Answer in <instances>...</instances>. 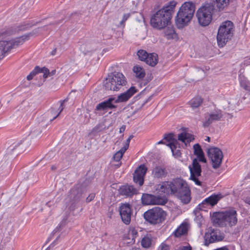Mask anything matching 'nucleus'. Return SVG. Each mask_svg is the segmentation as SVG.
<instances>
[{
    "instance_id": "19",
    "label": "nucleus",
    "mask_w": 250,
    "mask_h": 250,
    "mask_svg": "<svg viewBox=\"0 0 250 250\" xmlns=\"http://www.w3.org/2000/svg\"><path fill=\"white\" fill-rule=\"evenodd\" d=\"M115 98L111 97L107 100L99 103L96 106L97 110H106L107 109H112L117 108L115 103Z\"/></svg>"
},
{
    "instance_id": "60",
    "label": "nucleus",
    "mask_w": 250,
    "mask_h": 250,
    "mask_svg": "<svg viewBox=\"0 0 250 250\" xmlns=\"http://www.w3.org/2000/svg\"><path fill=\"white\" fill-rule=\"evenodd\" d=\"M120 165H121V164L120 163V164H117V166L118 167H119V166H120Z\"/></svg>"
},
{
    "instance_id": "28",
    "label": "nucleus",
    "mask_w": 250,
    "mask_h": 250,
    "mask_svg": "<svg viewBox=\"0 0 250 250\" xmlns=\"http://www.w3.org/2000/svg\"><path fill=\"white\" fill-rule=\"evenodd\" d=\"M136 77L139 79H142L145 76V72L144 68L139 65H135L133 69Z\"/></svg>"
},
{
    "instance_id": "23",
    "label": "nucleus",
    "mask_w": 250,
    "mask_h": 250,
    "mask_svg": "<svg viewBox=\"0 0 250 250\" xmlns=\"http://www.w3.org/2000/svg\"><path fill=\"white\" fill-rule=\"evenodd\" d=\"M223 197L221 194H212L204 200L202 203V205L205 204L213 206L217 204L218 202Z\"/></svg>"
},
{
    "instance_id": "45",
    "label": "nucleus",
    "mask_w": 250,
    "mask_h": 250,
    "mask_svg": "<svg viewBox=\"0 0 250 250\" xmlns=\"http://www.w3.org/2000/svg\"><path fill=\"white\" fill-rule=\"evenodd\" d=\"M130 15L129 13L125 14L123 16V20L120 22L121 24H123L127 19L130 17Z\"/></svg>"
},
{
    "instance_id": "13",
    "label": "nucleus",
    "mask_w": 250,
    "mask_h": 250,
    "mask_svg": "<svg viewBox=\"0 0 250 250\" xmlns=\"http://www.w3.org/2000/svg\"><path fill=\"white\" fill-rule=\"evenodd\" d=\"M224 238V234L218 229H210L205 235V244L208 245L210 243L220 241Z\"/></svg>"
},
{
    "instance_id": "32",
    "label": "nucleus",
    "mask_w": 250,
    "mask_h": 250,
    "mask_svg": "<svg viewBox=\"0 0 250 250\" xmlns=\"http://www.w3.org/2000/svg\"><path fill=\"white\" fill-rule=\"evenodd\" d=\"M22 144L21 141H16L11 145L9 146L8 147L7 149V151L8 154H11L15 150L17 149H19L20 146Z\"/></svg>"
},
{
    "instance_id": "26",
    "label": "nucleus",
    "mask_w": 250,
    "mask_h": 250,
    "mask_svg": "<svg viewBox=\"0 0 250 250\" xmlns=\"http://www.w3.org/2000/svg\"><path fill=\"white\" fill-rule=\"evenodd\" d=\"M194 154L196 155L199 159V161L204 163L206 162L204 155L203 151L201 147V146L198 144H195L193 146Z\"/></svg>"
},
{
    "instance_id": "15",
    "label": "nucleus",
    "mask_w": 250,
    "mask_h": 250,
    "mask_svg": "<svg viewBox=\"0 0 250 250\" xmlns=\"http://www.w3.org/2000/svg\"><path fill=\"white\" fill-rule=\"evenodd\" d=\"M142 203L145 205H165L166 201L160 196L144 193L142 196Z\"/></svg>"
},
{
    "instance_id": "47",
    "label": "nucleus",
    "mask_w": 250,
    "mask_h": 250,
    "mask_svg": "<svg viewBox=\"0 0 250 250\" xmlns=\"http://www.w3.org/2000/svg\"><path fill=\"white\" fill-rule=\"evenodd\" d=\"M95 197V194L91 193L86 199V202H89L91 201Z\"/></svg>"
},
{
    "instance_id": "50",
    "label": "nucleus",
    "mask_w": 250,
    "mask_h": 250,
    "mask_svg": "<svg viewBox=\"0 0 250 250\" xmlns=\"http://www.w3.org/2000/svg\"><path fill=\"white\" fill-rule=\"evenodd\" d=\"M56 49L55 48L54 49H53L52 52H51V54L53 56L55 55L56 54Z\"/></svg>"
},
{
    "instance_id": "40",
    "label": "nucleus",
    "mask_w": 250,
    "mask_h": 250,
    "mask_svg": "<svg viewBox=\"0 0 250 250\" xmlns=\"http://www.w3.org/2000/svg\"><path fill=\"white\" fill-rule=\"evenodd\" d=\"M124 149L122 148L120 150L118 151L113 156V159L114 161L119 162L122 159L123 154L125 152V150H123Z\"/></svg>"
},
{
    "instance_id": "35",
    "label": "nucleus",
    "mask_w": 250,
    "mask_h": 250,
    "mask_svg": "<svg viewBox=\"0 0 250 250\" xmlns=\"http://www.w3.org/2000/svg\"><path fill=\"white\" fill-rule=\"evenodd\" d=\"M141 244L144 248H148L150 247L151 245V238L148 235L145 236L141 241Z\"/></svg>"
},
{
    "instance_id": "57",
    "label": "nucleus",
    "mask_w": 250,
    "mask_h": 250,
    "mask_svg": "<svg viewBox=\"0 0 250 250\" xmlns=\"http://www.w3.org/2000/svg\"><path fill=\"white\" fill-rule=\"evenodd\" d=\"M66 220H67V218H65V219H63L62 220V223H63V222H64V223H65V221H66Z\"/></svg>"
},
{
    "instance_id": "10",
    "label": "nucleus",
    "mask_w": 250,
    "mask_h": 250,
    "mask_svg": "<svg viewBox=\"0 0 250 250\" xmlns=\"http://www.w3.org/2000/svg\"><path fill=\"white\" fill-rule=\"evenodd\" d=\"M83 188L80 186L74 187L69 191L66 200L70 203L68 206L70 210H74L77 207L79 202L83 197Z\"/></svg>"
},
{
    "instance_id": "9",
    "label": "nucleus",
    "mask_w": 250,
    "mask_h": 250,
    "mask_svg": "<svg viewBox=\"0 0 250 250\" xmlns=\"http://www.w3.org/2000/svg\"><path fill=\"white\" fill-rule=\"evenodd\" d=\"M42 28V27L36 28L32 30L31 32L24 34L20 37L12 39L8 42L5 41H1V43H4L3 44H4L3 49L5 52L6 53L12 48H15L22 44L26 41L28 40L31 37L38 34Z\"/></svg>"
},
{
    "instance_id": "53",
    "label": "nucleus",
    "mask_w": 250,
    "mask_h": 250,
    "mask_svg": "<svg viewBox=\"0 0 250 250\" xmlns=\"http://www.w3.org/2000/svg\"><path fill=\"white\" fill-rule=\"evenodd\" d=\"M206 140L208 142H210V138L209 137H207Z\"/></svg>"
},
{
    "instance_id": "12",
    "label": "nucleus",
    "mask_w": 250,
    "mask_h": 250,
    "mask_svg": "<svg viewBox=\"0 0 250 250\" xmlns=\"http://www.w3.org/2000/svg\"><path fill=\"white\" fill-rule=\"evenodd\" d=\"M208 155L211 161L212 167L214 169L219 167L223 157V154L221 149L217 147L210 148L208 149Z\"/></svg>"
},
{
    "instance_id": "36",
    "label": "nucleus",
    "mask_w": 250,
    "mask_h": 250,
    "mask_svg": "<svg viewBox=\"0 0 250 250\" xmlns=\"http://www.w3.org/2000/svg\"><path fill=\"white\" fill-rule=\"evenodd\" d=\"M128 237L129 239H131L132 241L135 242V239L138 235V233L137 230L133 227L130 228L128 233Z\"/></svg>"
},
{
    "instance_id": "49",
    "label": "nucleus",
    "mask_w": 250,
    "mask_h": 250,
    "mask_svg": "<svg viewBox=\"0 0 250 250\" xmlns=\"http://www.w3.org/2000/svg\"><path fill=\"white\" fill-rule=\"evenodd\" d=\"M245 202L250 205V197H247L245 200Z\"/></svg>"
},
{
    "instance_id": "1",
    "label": "nucleus",
    "mask_w": 250,
    "mask_h": 250,
    "mask_svg": "<svg viewBox=\"0 0 250 250\" xmlns=\"http://www.w3.org/2000/svg\"><path fill=\"white\" fill-rule=\"evenodd\" d=\"M158 193L174 195L184 204L190 200V190L187 182L181 178H176L170 181H165L156 186Z\"/></svg>"
},
{
    "instance_id": "58",
    "label": "nucleus",
    "mask_w": 250,
    "mask_h": 250,
    "mask_svg": "<svg viewBox=\"0 0 250 250\" xmlns=\"http://www.w3.org/2000/svg\"><path fill=\"white\" fill-rule=\"evenodd\" d=\"M90 51H91V50H90V49H88V50H86V51H85V53H86V52H90Z\"/></svg>"
},
{
    "instance_id": "61",
    "label": "nucleus",
    "mask_w": 250,
    "mask_h": 250,
    "mask_svg": "<svg viewBox=\"0 0 250 250\" xmlns=\"http://www.w3.org/2000/svg\"><path fill=\"white\" fill-rule=\"evenodd\" d=\"M39 132L40 134H41L42 131H41V130H39Z\"/></svg>"
},
{
    "instance_id": "16",
    "label": "nucleus",
    "mask_w": 250,
    "mask_h": 250,
    "mask_svg": "<svg viewBox=\"0 0 250 250\" xmlns=\"http://www.w3.org/2000/svg\"><path fill=\"white\" fill-rule=\"evenodd\" d=\"M119 212L124 223L128 225L130 223L132 214L130 205L128 203L122 204L119 208Z\"/></svg>"
},
{
    "instance_id": "14",
    "label": "nucleus",
    "mask_w": 250,
    "mask_h": 250,
    "mask_svg": "<svg viewBox=\"0 0 250 250\" xmlns=\"http://www.w3.org/2000/svg\"><path fill=\"white\" fill-rule=\"evenodd\" d=\"M36 23L32 21H26L22 22L18 25L7 28V36L14 34L19 31H24L29 29Z\"/></svg>"
},
{
    "instance_id": "3",
    "label": "nucleus",
    "mask_w": 250,
    "mask_h": 250,
    "mask_svg": "<svg viewBox=\"0 0 250 250\" xmlns=\"http://www.w3.org/2000/svg\"><path fill=\"white\" fill-rule=\"evenodd\" d=\"M212 220L213 225L222 228H231L235 226L238 222L237 211L233 208L224 211L214 212Z\"/></svg>"
},
{
    "instance_id": "51",
    "label": "nucleus",
    "mask_w": 250,
    "mask_h": 250,
    "mask_svg": "<svg viewBox=\"0 0 250 250\" xmlns=\"http://www.w3.org/2000/svg\"><path fill=\"white\" fill-rule=\"evenodd\" d=\"M51 169L52 170H55V169H57V167L55 166H52L51 167Z\"/></svg>"
},
{
    "instance_id": "11",
    "label": "nucleus",
    "mask_w": 250,
    "mask_h": 250,
    "mask_svg": "<svg viewBox=\"0 0 250 250\" xmlns=\"http://www.w3.org/2000/svg\"><path fill=\"white\" fill-rule=\"evenodd\" d=\"M188 168L190 173V179L194 181L196 185L201 186L202 182L200 177L202 169L198 160L196 158L194 159Z\"/></svg>"
},
{
    "instance_id": "44",
    "label": "nucleus",
    "mask_w": 250,
    "mask_h": 250,
    "mask_svg": "<svg viewBox=\"0 0 250 250\" xmlns=\"http://www.w3.org/2000/svg\"><path fill=\"white\" fill-rule=\"evenodd\" d=\"M226 104H228V106L225 107L224 109H226L227 108H228L229 110H234L236 106L235 104H231L230 102H227V103H226Z\"/></svg>"
},
{
    "instance_id": "4",
    "label": "nucleus",
    "mask_w": 250,
    "mask_h": 250,
    "mask_svg": "<svg viewBox=\"0 0 250 250\" xmlns=\"http://www.w3.org/2000/svg\"><path fill=\"white\" fill-rule=\"evenodd\" d=\"M195 9V5L191 2H186L182 5L175 19L178 28H183L190 21L194 15Z\"/></svg>"
},
{
    "instance_id": "7",
    "label": "nucleus",
    "mask_w": 250,
    "mask_h": 250,
    "mask_svg": "<svg viewBox=\"0 0 250 250\" xmlns=\"http://www.w3.org/2000/svg\"><path fill=\"white\" fill-rule=\"evenodd\" d=\"M216 9L212 3H207L199 8L196 16L200 25L202 26L208 25L212 20V15Z\"/></svg>"
},
{
    "instance_id": "21",
    "label": "nucleus",
    "mask_w": 250,
    "mask_h": 250,
    "mask_svg": "<svg viewBox=\"0 0 250 250\" xmlns=\"http://www.w3.org/2000/svg\"><path fill=\"white\" fill-rule=\"evenodd\" d=\"M119 193L122 196L130 197L137 193V190L133 186L125 185L122 186L119 189Z\"/></svg>"
},
{
    "instance_id": "39",
    "label": "nucleus",
    "mask_w": 250,
    "mask_h": 250,
    "mask_svg": "<svg viewBox=\"0 0 250 250\" xmlns=\"http://www.w3.org/2000/svg\"><path fill=\"white\" fill-rule=\"evenodd\" d=\"M148 53L144 50H139L137 52V55L140 60L142 61H146L148 57Z\"/></svg>"
},
{
    "instance_id": "54",
    "label": "nucleus",
    "mask_w": 250,
    "mask_h": 250,
    "mask_svg": "<svg viewBox=\"0 0 250 250\" xmlns=\"http://www.w3.org/2000/svg\"><path fill=\"white\" fill-rule=\"evenodd\" d=\"M84 48H85V45H84V44L82 45L81 47V50H84Z\"/></svg>"
},
{
    "instance_id": "6",
    "label": "nucleus",
    "mask_w": 250,
    "mask_h": 250,
    "mask_svg": "<svg viewBox=\"0 0 250 250\" xmlns=\"http://www.w3.org/2000/svg\"><path fill=\"white\" fill-rule=\"evenodd\" d=\"M126 83V78L122 73L114 72L108 75L104 81L103 85L107 90L117 91L125 86Z\"/></svg>"
},
{
    "instance_id": "41",
    "label": "nucleus",
    "mask_w": 250,
    "mask_h": 250,
    "mask_svg": "<svg viewBox=\"0 0 250 250\" xmlns=\"http://www.w3.org/2000/svg\"><path fill=\"white\" fill-rule=\"evenodd\" d=\"M38 73H41V68L39 66H36L34 70L27 76V79L28 81L31 80L33 77Z\"/></svg>"
},
{
    "instance_id": "59",
    "label": "nucleus",
    "mask_w": 250,
    "mask_h": 250,
    "mask_svg": "<svg viewBox=\"0 0 250 250\" xmlns=\"http://www.w3.org/2000/svg\"><path fill=\"white\" fill-rule=\"evenodd\" d=\"M3 32H1V34H3ZM4 33H5L6 34H7V30L6 31H5Z\"/></svg>"
},
{
    "instance_id": "22",
    "label": "nucleus",
    "mask_w": 250,
    "mask_h": 250,
    "mask_svg": "<svg viewBox=\"0 0 250 250\" xmlns=\"http://www.w3.org/2000/svg\"><path fill=\"white\" fill-rule=\"evenodd\" d=\"M167 171L166 168L162 166L155 167L152 172V175L154 178L162 179L167 176Z\"/></svg>"
},
{
    "instance_id": "43",
    "label": "nucleus",
    "mask_w": 250,
    "mask_h": 250,
    "mask_svg": "<svg viewBox=\"0 0 250 250\" xmlns=\"http://www.w3.org/2000/svg\"><path fill=\"white\" fill-rule=\"evenodd\" d=\"M67 101V100L66 99H64L63 101H62L61 102V105L59 107V110H60V112H59V113L57 115V116H56L53 119H55L56 118H57L59 115V114H60V113L63 110L64 107L63 106V104L64 102H66Z\"/></svg>"
},
{
    "instance_id": "55",
    "label": "nucleus",
    "mask_w": 250,
    "mask_h": 250,
    "mask_svg": "<svg viewBox=\"0 0 250 250\" xmlns=\"http://www.w3.org/2000/svg\"><path fill=\"white\" fill-rule=\"evenodd\" d=\"M164 143L163 142V141H159V142L158 143V144H164Z\"/></svg>"
},
{
    "instance_id": "27",
    "label": "nucleus",
    "mask_w": 250,
    "mask_h": 250,
    "mask_svg": "<svg viewBox=\"0 0 250 250\" xmlns=\"http://www.w3.org/2000/svg\"><path fill=\"white\" fill-rule=\"evenodd\" d=\"M158 55L155 53H150L146 59L145 62L151 66H155L158 63Z\"/></svg>"
},
{
    "instance_id": "31",
    "label": "nucleus",
    "mask_w": 250,
    "mask_h": 250,
    "mask_svg": "<svg viewBox=\"0 0 250 250\" xmlns=\"http://www.w3.org/2000/svg\"><path fill=\"white\" fill-rule=\"evenodd\" d=\"M202 102L203 100L200 97H196L191 100L189 103L192 108H197L201 105Z\"/></svg>"
},
{
    "instance_id": "34",
    "label": "nucleus",
    "mask_w": 250,
    "mask_h": 250,
    "mask_svg": "<svg viewBox=\"0 0 250 250\" xmlns=\"http://www.w3.org/2000/svg\"><path fill=\"white\" fill-rule=\"evenodd\" d=\"M165 35L167 39H174L176 36L173 27H168L165 31Z\"/></svg>"
},
{
    "instance_id": "56",
    "label": "nucleus",
    "mask_w": 250,
    "mask_h": 250,
    "mask_svg": "<svg viewBox=\"0 0 250 250\" xmlns=\"http://www.w3.org/2000/svg\"><path fill=\"white\" fill-rule=\"evenodd\" d=\"M133 137V136L132 135H130L128 139H129V140H131Z\"/></svg>"
},
{
    "instance_id": "46",
    "label": "nucleus",
    "mask_w": 250,
    "mask_h": 250,
    "mask_svg": "<svg viewBox=\"0 0 250 250\" xmlns=\"http://www.w3.org/2000/svg\"><path fill=\"white\" fill-rule=\"evenodd\" d=\"M160 250H169V246L165 244L162 243L160 246Z\"/></svg>"
},
{
    "instance_id": "37",
    "label": "nucleus",
    "mask_w": 250,
    "mask_h": 250,
    "mask_svg": "<svg viewBox=\"0 0 250 250\" xmlns=\"http://www.w3.org/2000/svg\"><path fill=\"white\" fill-rule=\"evenodd\" d=\"M176 145L174 144L173 143H169L167 145L170 149L171 151L172 152L173 155L177 157H179L181 155L180 151L178 149H176Z\"/></svg>"
},
{
    "instance_id": "42",
    "label": "nucleus",
    "mask_w": 250,
    "mask_h": 250,
    "mask_svg": "<svg viewBox=\"0 0 250 250\" xmlns=\"http://www.w3.org/2000/svg\"><path fill=\"white\" fill-rule=\"evenodd\" d=\"M174 134L173 133H169L168 134H165L164 137V139L170 143H173L176 145L178 142L176 139L174 138Z\"/></svg>"
},
{
    "instance_id": "62",
    "label": "nucleus",
    "mask_w": 250,
    "mask_h": 250,
    "mask_svg": "<svg viewBox=\"0 0 250 250\" xmlns=\"http://www.w3.org/2000/svg\"><path fill=\"white\" fill-rule=\"evenodd\" d=\"M204 205H202V204L201 205H199V206H203ZM200 208H201V207H200Z\"/></svg>"
},
{
    "instance_id": "5",
    "label": "nucleus",
    "mask_w": 250,
    "mask_h": 250,
    "mask_svg": "<svg viewBox=\"0 0 250 250\" xmlns=\"http://www.w3.org/2000/svg\"><path fill=\"white\" fill-rule=\"evenodd\" d=\"M234 26L230 21L223 22L220 25L217 35V41L219 46H224L227 42L231 40L234 35Z\"/></svg>"
},
{
    "instance_id": "33",
    "label": "nucleus",
    "mask_w": 250,
    "mask_h": 250,
    "mask_svg": "<svg viewBox=\"0 0 250 250\" xmlns=\"http://www.w3.org/2000/svg\"><path fill=\"white\" fill-rule=\"evenodd\" d=\"M56 72V70H53L51 72H49V69L46 67H44L41 68V73L43 74L42 77L44 79L54 75Z\"/></svg>"
},
{
    "instance_id": "8",
    "label": "nucleus",
    "mask_w": 250,
    "mask_h": 250,
    "mask_svg": "<svg viewBox=\"0 0 250 250\" xmlns=\"http://www.w3.org/2000/svg\"><path fill=\"white\" fill-rule=\"evenodd\" d=\"M143 216L146 221L154 225L163 222L166 219L167 213L159 207H154L146 211Z\"/></svg>"
},
{
    "instance_id": "29",
    "label": "nucleus",
    "mask_w": 250,
    "mask_h": 250,
    "mask_svg": "<svg viewBox=\"0 0 250 250\" xmlns=\"http://www.w3.org/2000/svg\"><path fill=\"white\" fill-rule=\"evenodd\" d=\"M229 1V0H212V2L216 5L219 10H222L226 7Z\"/></svg>"
},
{
    "instance_id": "30",
    "label": "nucleus",
    "mask_w": 250,
    "mask_h": 250,
    "mask_svg": "<svg viewBox=\"0 0 250 250\" xmlns=\"http://www.w3.org/2000/svg\"><path fill=\"white\" fill-rule=\"evenodd\" d=\"M240 83L241 87L250 93V81L245 77H241Z\"/></svg>"
},
{
    "instance_id": "17",
    "label": "nucleus",
    "mask_w": 250,
    "mask_h": 250,
    "mask_svg": "<svg viewBox=\"0 0 250 250\" xmlns=\"http://www.w3.org/2000/svg\"><path fill=\"white\" fill-rule=\"evenodd\" d=\"M222 117L223 114L221 110H215L210 113L206 114L203 125L205 127H208L213 122L220 121Z\"/></svg>"
},
{
    "instance_id": "48",
    "label": "nucleus",
    "mask_w": 250,
    "mask_h": 250,
    "mask_svg": "<svg viewBox=\"0 0 250 250\" xmlns=\"http://www.w3.org/2000/svg\"><path fill=\"white\" fill-rule=\"evenodd\" d=\"M130 140L129 139H127L126 141V144L125 145L122 147L123 149H124L123 150H126L129 146V143H130Z\"/></svg>"
},
{
    "instance_id": "25",
    "label": "nucleus",
    "mask_w": 250,
    "mask_h": 250,
    "mask_svg": "<svg viewBox=\"0 0 250 250\" xmlns=\"http://www.w3.org/2000/svg\"><path fill=\"white\" fill-rule=\"evenodd\" d=\"M194 139L193 135L186 132H182L178 135V140L184 143L186 146L189 144L190 142Z\"/></svg>"
},
{
    "instance_id": "18",
    "label": "nucleus",
    "mask_w": 250,
    "mask_h": 250,
    "mask_svg": "<svg viewBox=\"0 0 250 250\" xmlns=\"http://www.w3.org/2000/svg\"><path fill=\"white\" fill-rule=\"evenodd\" d=\"M147 171V168L144 165H141L135 170L133 174V181L142 186L144 184V176Z\"/></svg>"
},
{
    "instance_id": "24",
    "label": "nucleus",
    "mask_w": 250,
    "mask_h": 250,
    "mask_svg": "<svg viewBox=\"0 0 250 250\" xmlns=\"http://www.w3.org/2000/svg\"><path fill=\"white\" fill-rule=\"evenodd\" d=\"M189 228V224L187 222L182 223L180 226L175 230L174 236L176 237H181L182 235L187 233Z\"/></svg>"
},
{
    "instance_id": "38",
    "label": "nucleus",
    "mask_w": 250,
    "mask_h": 250,
    "mask_svg": "<svg viewBox=\"0 0 250 250\" xmlns=\"http://www.w3.org/2000/svg\"><path fill=\"white\" fill-rule=\"evenodd\" d=\"M151 96H150L147 100H143V101H139L137 103L135 104V106H136V108L135 111H134V113L137 112V111L140 110L143 106L150 99Z\"/></svg>"
},
{
    "instance_id": "52",
    "label": "nucleus",
    "mask_w": 250,
    "mask_h": 250,
    "mask_svg": "<svg viewBox=\"0 0 250 250\" xmlns=\"http://www.w3.org/2000/svg\"><path fill=\"white\" fill-rule=\"evenodd\" d=\"M46 205H47L48 206H49V207H51V205H52V202L49 201V202H47V203H46Z\"/></svg>"
},
{
    "instance_id": "20",
    "label": "nucleus",
    "mask_w": 250,
    "mask_h": 250,
    "mask_svg": "<svg viewBox=\"0 0 250 250\" xmlns=\"http://www.w3.org/2000/svg\"><path fill=\"white\" fill-rule=\"evenodd\" d=\"M137 89L134 86H131L126 91L120 94L117 99L115 98V103H123L127 101L135 93Z\"/></svg>"
},
{
    "instance_id": "2",
    "label": "nucleus",
    "mask_w": 250,
    "mask_h": 250,
    "mask_svg": "<svg viewBox=\"0 0 250 250\" xmlns=\"http://www.w3.org/2000/svg\"><path fill=\"white\" fill-rule=\"evenodd\" d=\"M177 4L172 0L158 10L151 18L150 24L154 28L159 29H162L168 25L172 17V14Z\"/></svg>"
}]
</instances>
